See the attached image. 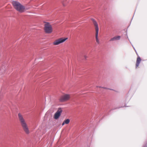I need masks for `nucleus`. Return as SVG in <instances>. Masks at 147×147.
<instances>
[{
  "instance_id": "f257e3e1",
  "label": "nucleus",
  "mask_w": 147,
  "mask_h": 147,
  "mask_svg": "<svg viewBox=\"0 0 147 147\" xmlns=\"http://www.w3.org/2000/svg\"><path fill=\"white\" fill-rule=\"evenodd\" d=\"M18 116L19 121L24 130L26 134H29L30 133V131L23 115L19 113L18 114Z\"/></svg>"
},
{
  "instance_id": "f03ea898",
  "label": "nucleus",
  "mask_w": 147,
  "mask_h": 147,
  "mask_svg": "<svg viewBox=\"0 0 147 147\" xmlns=\"http://www.w3.org/2000/svg\"><path fill=\"white\" fill-rule=\"evenodd\" d=\"M14 8L19 12L22 13L25 11V7L19 2L16 1L12 2Z\"/></svg>"
},
{
  "instance_id": "7ed1b4c3",
  "label": "nucleus",
  "mask_w": 147,
  "mask_h": 147,
  "mask_svg": "<svg viewBox=\"0 0 147 147\" xmlns=\"http://www.w3.org/2000/svg\"><path fill=\"white\" fill-rule=\"evenodd\" d=\"M44 29L45 32L47 34L51 33L53 31V28L51 25L48 22L45 23Z\"/></svg>"
},
{
  "instance_id": "20e7f679",
  "label": "nucleus",
  "mask_w": 147,
  "mask_h": 147,
  "mask_svg": "<svg viewBox=\"0 0 147 147\" xmlns=\"http://www.w3.org/2000/svg\"><path fill=\"white\" fill-rule=\"evenodd\" d=\"M91 20L93 22V24L94 26L95 27L96 33H95V39L96 40L97 43L98 44H99L100 43V41L99 40L98 38V31H99V28L98 27V24L95 21V20L93 19H92Z\"/></svg>"
},
{
  "instance_id": "39448f33",
  "label": "nucleus",
  "mask_w": 147,
  "mask_h": 147,
  "mask_svg": "<svg viewBox=\"0 0 147 147\" xmlns=\"http://www.w3.org/2000/svg\"><path fill=\"white\" fill-rule=\"evenodd\" d=\"M70 98V95L65 94L61 96L59 100L61 102H64L69 100Z\"/></svg>"
},
{
  "instance_id": "423d86ee",
  "label": "nucleus",
  "mask_w": 147,
  "mask_h": 147,
  "mask_svg": "<svg viewBox=\"0 0 147 147\" xmlns=\"http://www.w3.org/2000/svg\"><path fill=\"white\" fill-rule=\"evenodd\" d=\"M67 39V38H59L55 40L53 42V44L55 45H57L61 43L64 42Z\"/></svg>"
},
{
  "instance_id": "0eeeda50",
  "label": "nucleus",
  "mask_w": 147,
  "mask_h": 147,
  "mask_svg": "<svg viewBox=\"0 0 147 147\" xmlns=\"http://www.w3.org/2000/svg\"><path fill=\"white\" fill-rule=\"evenodd\" d=\"M62 111L61 108H59L58 110L54 115V118L56 119H57L60 116Z\"/></svg>"
},
{
  "instance_id": "6e6552de",
  "label": "nucleus",
  "mask_w": 147,
  "mask_h": 147,
  "mask_svg": "<svg viewBox=\"0 0 147 147\" xmlns=\"http://www.w3.org/2000/svg\"><path fill=\"white\" fill-rule=\"evenodd\" d=\"M141 61V59L140 57L138 56L137 58L136 63V68H137L139 66L140 63Z\"/></svg>"
},
{
  "instance_id": "1a4fd4ad",
  "label": "nucleus",
  "mask_w": 147,
  "mask_h": 147,
  "mask_svg": "<svg viewBox=\"0 0 147 147\" xmlns=\"http://www.w3.org/2000/svg\"><path fill=\"white\" fill-rule=\"evenodd\" d=\"M120 38L119 36H115L111 38L110 40V41H113L119 40Z\"/></svg>"
},
{
  "instance_id": "9d476101",
  "label": "nucleus",
  "mask_w": 147,
  "mask_h": 147,
  "mask_svg": "<svg viewBox=\"0 0 147 147\" xmlns=\"http://www.w3.org/2000/svg\"><path fill=\"white\" fill-rule=\"evenodd\" d=\"M70 122V120L69 119H67L65 120L62 124V125L63 126L65 124H67Z\"/></svg>"
},
{
  "instance_id": "9b49d317",
  "label": "nucleus",
  "mask_w": 147,
  "mask_h": 147,
  "mask_svg": "<svg viewBox=\"0 0 147 147\" xmlns=\"http://www.w3.org/2000/svg\"><path fill=\"white\" fill-rule=\"evenodd\" d=\"M102 88H103L105 89H109V90H113V89H109V88H106V87H102Z\"/></svg>"
},
{
  "instance_id": "f8f14e48",
  "label": "nucleus",
  "mask_w": 147,
  "mask_h": 147,
  "mask_svg": "<svg viewBox=\"0 0 147 147\" xmlns=\"http://www.w3.org/2000/svg\"><path fill=\"white\" fill-rule=\"evenodd\" d=\"M84 58L86 59L87 58H88L87 56L86 55H84Z\"/></svg>"
},
{
  "instance_id": "ddd939ff",
  "label": "nucleus",
  "mask_w": 147,
  "mask_h": 147,
  "mask_svg": "<svg viewBox=\"0 0 147 147\" xmlns=\"http://www.w3.org/2000/svg\"><path fill=\"white\" fill-rule=\"evenodd\" d=\"M97 87H98V88H102V87H101L100 86H96Z\"/></svg>"
},
{
  "instance_id": "4468645a",
  "label": "nucleus",
  "mask_w": 147,
  "mask_h": 147,
  "mask_svg": "<svg viewBox=\"0 0 147 147\" xmlns=\"http://www.w3.org/2000/svg\"><path fill=\"white\" fill-rule=\"evenodd\" d=\"M63 5L64 6H65L66 5L64 3H63Z\"/></svg>"
}]
</instances>
